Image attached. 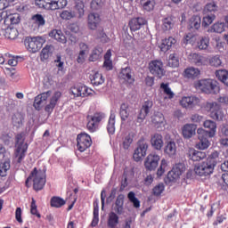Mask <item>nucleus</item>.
Segmentation results:
<instances>
[{
	"mask_svg": "<svg viewBox=\"0 0 228 228\" xmlns=\"http://www.w3.org/2000/svg\"><path fill=\"white\" fill-rule=\"evenodd\" d=\"M32 181L33 183V188L35 191H40L44 190V187L45 186V171L42 169H37L35 167L29 176L27 178L25 184L27 188H29V182Z\"/></svg>",
	"mask_w": 228,
	"mask_h": 228,
	"instance_id": "1",
	"label": "nucleus"
},
{
	"mask_svg": "<svg viewBox=\"0 0 228 228\" xmlns=\"http://www.w3.org/2000/svg\"><path fill=\"white\" fill-rule=\"evenodd\" d=\"M196 88L204 92V94H216L220 92L218 83L211 78H205L195 83Z\"/></svg>",
	"mask_w": 228,
	"mask_h": 228,
	"instance_id": "2",
	"label": "nucleus"
},
{
	"mask_svg": "<svg viewBox=\"0 0 228 228\" xmlns=\"http://www.w3.org/2000/svg\"><path fill=\"white\" fill-rule=\"evenodd\" d=\"M26 138L24 133L18 134L15 136V158H17L18 163H22V159L26 158V152H28V143L24 142Z\"/></svg>",
	"mask_w": 228,
	"mask_h": 228,
	"instance_id": "3",
	"label": "nucleus"
},
{
	"mask_svg": "<svg viewBox=\"0 0 228 228\" xmlns=\"http://www.w3.org/2000/svg\"><path fill=\"white\" fill-rule=\"evenodd\" d=\"M44 38L40 37H27L24 40L25 47L29 53H38L44 45Z\"/></svg>",
	"mask_w": 228,
	"mask_h": 228,
	"instance_id": "4",
	"label": "nucleus"
},
{
	"mask_svg": "<svg viewBox=\"0 0 228 228\" xmlns=\"http://www.w3.org/2000/svg\"><path fill=\"white\" fill-rule=\"evenodd\" d=\"M206 111H210V117L214 120H224V118L225 117V113H224V110H222V108H220V104L217 102H207L205 105Z\"/></svg>",
	"mask_w": 228,
	"mask_h": 228,
	"instance_id": "5",
	"label": "nucleus"
},
{
	"mask_svg": "<svg viewBox=\"0 0 228 228\" xmlns=\"http://www.w3.org/2000/svg\"><path fill=\"white\" fill-rule=\"evenodd\" d=\"M215 170V162L211 161H203L201 164L198 165L194 168V172L196 175H200V177H208V175H211Z\"/></svg>",
	"mask_w": 228,
	"mask_h": 228,
	"instance_id": "6",
	"label": "nucleus"
},
{
	"mask_svg": "<svg viewBox=\"0 0 228 228\" xmlns=\"http://www.w3.org/2000/svg\"><path fill=\"white\" fill-rule=\"evenodd\" d=\"M38 4L45 10H63L67 6V0H39Z\"/></svg>",
	"mask_w": 228,
	"mask_h": 228,
	"instance_id": "7",
	"label": "nucleus"
},
{
	"mask_svg": "<svg viewBox=\"0 0 228 228\" xmlns=\"http://www.w3.org/2000/svg\"><path fill=\"white\" fill-rule=\"evenodd\" d=\"M147 151H149V142L143 138L140 139L137 142V148L134 152V161H142L147 156Z\"/></svg>",
	"mask_w": 228,
	"mask_h": 228,
	"instance_id": "8",
	"label": "nucleus"
},
{
	"mask_svg": "<svg viewBox=\"0 0 228 228\" xmlns=\"http://www.w3.org/2000/svg\"><path fill=\"white\" fill-rule=\"evenodd\" d=\"M149 70L151 74L153 76H156V77H159L161 79L163 76L167 73L165 70V67L163 66V61H151L149 64Z\"/></svg>",
	"mask_w": 228,
	"mask_h": 228,
	"instance_id": "9",
	"label": "nucleus"
},
{
	"mask_svg": "<svg viewBox=\"0 0 228 228\" xmlns=\"http://www.w3.org/2000/svg\"><path fill=\"white\" fill-rule=\"evenodd\" d=\"M77 146L80 152H85L92 147V137L85 133L79 134L77 137Z\"/></svg>",
	"mask_w": 228,
	"mask_h": 228,
	"instance_id": "10",
	"label": "nucleus"
},
{
	"mask_svg": "<svg viewBox=\"0 0 228 228\" xmlns=\"http://www.w3.org/2000/svg\"><path fill=\"white\" fill-rule=\"evenodd\" d=\"M203 126L205 129L208 130L199 128L197 130L198 134H208L209 138H213L216 134V122L208 119L204 121Z\"/></svg>",
	"mask_w": 228,
	"mask_h": 228,
	"instance_id": "11",
	"label": "nucleus"
},
{
	"mask_svg": "<svg viewBox=\"0 0 228 228\" xmlns=\"http://www.w3.org/2000/svg\"><path fill=\"white\" fill-rule=\"evenodd\" d=\"M180 104L182 108L191 110L200 104V99L197 96H183L180 101Z\"/></svg>",
	"mask_w": 228,
	"mask_h": 228,
	"instance_id": "12",
	"label": "nucleus"
},
{
	"mask_svg": "<svg viewBox=\"0 0 228 228\" xmlns=\"http://www.w3.org/2000/svg\"><path fill=\"white\" fill-rule=\"evenodd\" d=\"M92 92L86 86H75L70 88V94L74 97H88L92 95Z\"/></svg>",
	"mask_w": 228,
	"mask_h": 228,
	"instance_id": "13",
	"label": "nucleus"
},
{
	"mask_svg": "<svg viewBox=\"0 0 228 228\" xmlns=\"http://www.w3.org/2000/svg\"><path fill=\"white\" fill-rule=\"evenodd\" d=\"M152 106H153L152 101L144 102V103L142 104L137 115V119H136L137 124H142V122L145 120V118L151 112V109L152 108Z\"/></svg>",
	"mask_w": 228,
	"mask_h": 228,
	"instance_id": "14",
	"label": "nucleus"
},
{
	"mask_svg": "<svg viewBox=\"0 0 228 228\" xmlns=\"http://www.w3.org/2000/svg\"><path fill=\"white\" fill-rule=\"evenodd\" d=\"M159 163V155L156 153H151L147 156L144 161V167L146 170L152 171L155 168H158Z\"/></svg>",
	"mask_w": 228,
	"mask_h": 228,
	"instance_id": "15",
	"label": "nucleus"
},
{
	"mask_svg": "<svg viewBox=\"0 0 228 228\" xmlns=\"http://www.w3.org/2000/svg\"><path fill=\"white\" fill-rule=\"evenodd\" d=\"M185 156H187L191 161H202V159L208 158L206 152L199 151L193 148L187 149Z\"/></svg>",
	"mask_w": 228,
	"mask_h": 228,
	"instance_id": "16",
	"label": "nucleus"
},
{
	"mask_svg": "<svg viewBox=\"0 0 228 228\" xmlns=\"http://www.w3.org/2000/svg\"><path fill=\"white\" fill-rule=\"evenodd\" d=\"M52 94H53V92L47 91V92L42 93V94H38L37 96H36L34 104H33L34 108L36 110H37V111H40L42 106H44V104H45V102H47V99H49V97H51Z\"/></svg>",
	"mask_w": 228,
	"mask_h": 228,
	"instance_id": "17",
	"label": "nucleus"
},
{
	"mask_svg": "<svg viewBox=\"0 0 228 228\" xmlns=\"http://www.w3.org/2000/svg\"><path fill=\"white\" fill-rule=\"evenodd\" d=\"M147 24V20L143 18L138 17L132 19L128 26L131 29V31H138V29H142V26H145Z\"/></svg>",
	"mask_w": 228,
	"mask_h": 228,
	"instance_id": "18",
	"label": "nucleus"
},
{
	"mask_svg": "<svg viewBox=\"0 0 228 228\" xmlns=\"http://www.w3.org/2000/svg\"><path fill=\"white\" fill-rule=\"evenodd\" d=\"M61 97V92L56 91L52 98L50 99L49 104H47L45 108V110L46 113H51L54 110V108H56V104H58V101H60V98Z\"/></svg>",
	"mask_w": 228,
	"mask_h": 228,
	"instance_id": "19",
	"label": "nucleus"
},
{
	"mask_svg": "<svg viewBox=\"0 0 228 228\" xmlns=\"http://www.w3.org/2000/svg\"><path fill=\"white\" fill-rule=\"evenodd\" d=\"M163 135L161 134H154L151 138V145L155 151H161L163 149Z\"/></svg>",
	"mask_w": 228,
	"mask_h": 228,
	"instance_id": "20",
	"label": "nucleus"
},
{
	"mask_svg": "<svg viewBox=\"0 0 228 228\" xmlns=\"http://www.w3.org/2000/svg\"><path fill=\"white\" fill-rule=\"evenodd\" d=\"M181 167L183 165H177L171 171L167 174V179L170 181V183H174L183 175V169H181Z\"/></svg>",
	"mask_w": 228,
	"mask_h": 228,
	"instance_id": "21",
	"label": "nucleus"
},
{
	"mask_svg": "<svg viewBox=\"0 0 228 228\" xmlns=\"http://www.w3.org/2000/svg\"><path fill=\"white\" fill-rule=\"evenodd\" d=\"M198 138L200 140L199 143L197 144L198 149L200 151H206V149L209 148L211 142H209V135L204 134H198Z\"/></svg>",
	"mask_w": 228,
	"mask_h": 228,
	"instance_id": "22",
	"label": "nucleus"
},
{
	"mask_svg": "<svg viewBox=\"0 0 228 228\" xmlns=\"http://www.w3.org/2000/svg\"><path fill=\"white\" fill-rule=\"evenodd\" d=\"M195 131H197V126L194 124H186L182 129L183 138L187 140L191 138L195 134Z\"/></svg>",
	"mask_w": 228,
	"mask_h": 228,
	"instance_id": "23",
	"label": "nucleus"
},
{
	"mask_svg": "<svg viewBox=\"0 0 228 228\" xmlns=\"http://www.w3.org/2000/svg\"><path fill=\"white\" fill-rule=\"evenodd\" d=\"M164 152L167 154V156H169V158H174V156L177 154V145L175 144V142H167L165 145Z\"/></svg>",
	"mask_w": 228,
	"mask_h": 228,
	"instance_id": "24",
	"label": "nucleus"
},
{
	"mask_svg": "<svg viewBox=\"0 0 228 228\" xmlns=\"http://www.w3.org/2000/svg\"><path fill=\"white\" fill-rule=\"evenodd\" d=\"M126 199V196L124 194H119L117 199L116 202L113 208L114 213H117V215H122L124 213V200Z\"/></svg>",
	"mask_w": 228,
	"mask_h": 228,
	"instance_id": "25",
	"label": "nucleus"
},
{
	"mask_svg": "<svg viewBox=\"0 0 228 228\" xmlns=\"http://www.w3.org/2000/svg\"><path fill=\"white\" fill-rule=\"evenodd\" d=\"M120 79H124V81H127V83H133L134 78L133 77V70L131 68L126 67L123 68L119 73Z\"/></svg>",
	"mask_w": 228,
	"mask_h": 228,
	"instance_id": "26",
	"label": "nucleus"
},
{
	"mask_svg": "<svg viewBox=\"0 0 228 228\" xmlns=\"http://www.w3.org/2000/svg\"><path fill=\"white\" fill-rule=\"evenodd\" d=\"M49 37L57 40L61 44H67V37L63 35V32L60 29H53L49 33Z\"/></svg>",
	"mask_w": 228,
	"mask_h": 228,
	"instance_id": "27",
	"label": "nucleus"
},
{
	"mask_svg": "<svg viewBox=\"0 0 228 228\" xmlns=\"http://www.w3.org/2000/svg\"><path fill=\"white\" fill-rule=\"evenodd\" d=\"M175 42H177L175 40V38L169 37L168 38L163 39L162 43L160 45V51H162V53H167V51H169L170 47H172L173 45H175Z\"/></svg>",
	"mask_w": 228,
	"mask_h": 228,
	"instance_id": "28",
	"label": "nucleus"
},
{
	"mask_svg": "<svg viewBox=\"0 0 228 228\" xmlns=\"http://www.w3.org/2000/svg\"><path fill=\"white\" fill-rule=\"evenodd\" d=\"M101 22V18L97 13H90L88 15V26L90 29H97V26Z\"/></svg>",
	"mask_w": 228,
	"mask_h": 228,
	"instance_id": "29",
	"label": "nucleus"
},
{
	"mask_svg": "<svg viewBox=\"0 0 228 228\" xmlns=\"http://www.w3.org/2000/svg\"><path fill=\"white\" fill-rule=\"evenodd\" d=\"M191 62L194 63L196 67H202L208 63V59L199 53H193Z\"/></svg>",
	"mask_w": 228,
	"mask_h": 228,
	"instance_id": "30",
	"label": "nucleus"
},
{
	"mask_svg": "<svg viewBox=\"0 0 228 228\" xmlns=\"http://www.w3.org/2000/svg\"><path fill=\"white\" fill-rule=\"evenodd\" d=\"M202 24V20L199 15H193L189 20V27L191 29H200V25Z\"/></svg>",
	"mask_w": 228,
	"mask_h": 228,
	"instance_id": "31",
	"label": "nucleus"
},
{
	"mask_svg": "<svg viewBox=\"0 0 228 228\" xmlns=\"http://www.w3.org/2000/svg\"><path fill=\"white\" fill-rule=\"evenodd\" d=\"M102 47L96 46L91 53L89 56V61H98L102 58Z\"/></svg>",
	"mask_w": 228,
	"mask_h": 228,
	"instance_id": "32",
	"label": "nucleus"
},
{
	"mask_svg": "<svg viewBox=\"0 0 228 228\" xmlns=\"http://www.w3.org/2000/svg\"><path fill=\"white\" fill-rule=\"evenodd\" d=\"M109 228H117L118 225V216L116 212H110L107 222Z\"/></svg>",
	"mask_w": 228,
	"mask_h": 228,
	"instance_id": "33",
	"label": "nucleus"
},
{
	"mask_svg": "<svg viewBox=\"0 0 228 228\" xmlns=\"http://www.w3.org/2000/svg\"><path fill=\"white\" fill-rule=\"evenodd\" d=\"M225 31V23L216 22L208 29V33H224Z\"/></svg>",
	"mask_w": 228,
	"mask_h": 228,
	"instance_id": "34",
	"label": "nucleus"
},
{
	"mask_svg": "<svg viewBox=\"0 0 228 228\" xmlns=\"http://www.w3.org/2000/svg\"><path fill=\"white\" fill-rule=\"evenodd\" d=\"M200 76V70L197 68H188L184 70V77L188 79H195Z\"/></svg>",
	"mask_w": 228,
	"mask_h": 228,
	"instance_id": "35",
	"label": "nucleus"
},
{
	"mask_svg": "<svg viewBox=\"0 0 228 228\" xmlns=\"http://www.w3.org/2000/svg\"><path fill=\"white\" fill-rule=\"evenodd\" d=\"M174 18L172 16H168L164 18L162 20V29L163 31H170L174 28Z\"/></svg>",
	"mask_w": 228,
	"mask_h": 228,
	"instance_id": "36",
	"label": "nucleus"
},
{
	"mask_svg": "<svg viewBox=\"0 0 228 228\" xmlns=\"http://www.w3.org/2000/svg\"><path fill=\"white\" fill-rule=\"evenodd\" d=\"M23 120H24V116H22V114H20V112H16L12 117V122L14 127H22Z\"/></svg>",
	"mask_w": 228,
	"mask_h": 228,
	"instance_id": "37",
	"label": "nucleus"
},
{
	"mask_svg": "<svg viewBox=\"0 0 228 228\" xmlns=\"http://www.w3.org/2000/svg\"><path fill=\"white\" fill-rule=\"evenodd\" d=\"M99 224V203L97 201L94 202V217L91 223V227H97Z\"/></svg>",
	"mask_w": 228,
	"mask_h": 228,
	"instance_id": "38",
	"label": "nucleus"
},
{
	"mask_svg": "<svg viewBox=\"0 0 228 228\" xmlns=\"http://www.w3.org/2000/svg\"><path fill=\"white\" fill-rule=\"evenodd\" d=\"M10 159L0 162V175L1 177H6L8 171L10 170Z\"/></svg>",
	"mask_w": 228,
	"mask_h": 228,
	"instance_id": "39",
	"label": "nucleus"
},
{
	"mask_svg": "<svg viewBox=\"0 0 228 228\" xmlns=\"http://www.w3.org/2000/svg\"><path fill=\"white\" fill-rule=\"evenodd\" d=\"M91 83L94 86H100V85L104 84V78L102 77V74L96 72L94 75L91 77Z\"/></svg>",
	"mask_w": 228,
	"mask_h": 228,
	"instance_id": "40",
	"label": "nucleus"
},
{
	"mask_svg": "<svg viewBox=\"0 0 228 228\" xmlns=\"http://www.w3.org/2000/svg\"><path fill=\"white\" fill-rule=\"evenodd\" d=\"M50 204L52 208H61L62 206H65V204H67V201L62 198L54 196L51 199Z\"/></svg>",
	"mask_w": 228,
	"mask_h": 228,
	"instance_id": "41",
	"label": "nucleus"
},
{
	"mask_svg": "<svg viewBox=\"0 0 228 228\" xmlns=\"http://www.w3.org/2000/svg\"><path fill=\"white\" fill-rule=\"evenodd\" d=\"M31 20L36 24V26H38V28L45 26V18H44L42 14H34L31 17Z\"/></svg>",
	"mask_w": 228,
	"mask_h": 228,
	"instance_id": "42",
	"label": "nucleus"
},
{
	"mask_svg": "<svg viewBox=\"0 0 228 228\" xmlns=\"http://www.w3.org/2000/svg\"><path fill=\"white\" fill-rule=\"evenodd\" d=\"M109 134H115V113L111 112L107 125Z\"/></svg>",
	"mask_w": 228,
	"mask_h": 228,
	"instance_id": "43",
	"label": "nucleus"
},
{
	"mask_svg": "<svg viewBox=\"0 0 228 228\" xmlns=\"http://www.w3.org/2000/svg\"><path fill=\"white\" fill-rule=\"evenodd\" d=\"M167 67L175 69L179 67V57L175 53H171L167 61Z\"/></svg>",
	"mask_w": 228,
	"mask_h": 228,
	"instance_id": "44",
	"label": "nucleus"
},
{
	"mask_svg": "<svg viewBox=\"0 0 228 228\" xmlns=\"http://www.w3.org/2000/svg\"><path fill=\"white\" fill-rule=\"evenodd\" d=\"M215 19H216V15H215V13H210L204 16L201 23L203 28H208V26H211V24H213V22L215 21Z\"/></svg>",
	"mask_w": 228,
	"mask_h": 228,
	"instance_id": "45",
	"label": "nucleus"
},
{
	"mask_svg": "<svg viewBox=\"0 0 228 228\" xmlns=\"http://www.w3.org/2000/svg\"><path fill=\"white\" fill-rule=\"evenodd\" d=\"M5 37L10 40H15L19 37V30L15 28H7L5 29Z\"/></svg>",
	"mask_w": 228,
	"mask_h": 228,
	"instance_id": "46",
	"label": "nucleus"
},
{
	"mask_svg": "<svg viewBox=\"0 0 228 228\" xmlns=\"http://www.w3.org/2000/svg\"><path fill=\"white\" fill-rule=\"evenodd\" d=\"M129 105L127 103H122L120 106L119 115L121 117V120H127L129 117Z\"/></svg>",
	"mask_w": 228,
	"mask_h": 228,
	"instance_id": "47",
	"label": "nucleus"
},
{
	"mask_svg": "<svg viewBox=\"0 0 228 228\" xmlns=\"http://www.w3.org/2000/svg\"><path fill=\"white\" fill-rule=\"evenodd\" d=\"M141 4L144 12H152V10H154V6H156V2L155 0H148L141 2Z\"/></svg>",
	"mask_w": 228,
	"mask_h": 228,
	"instance_id": "48",
	"label": "nucleus"
},
{
	"mask_svg": "<svg viewBox=\"0 0 228 228\" xmlns=\"http://www.w3.org/2000/svg\"><path fill=\"white\" fill-rule=\"evenodd\" d=\"M127 197H128L129 201L133 204L134 208L138 209V208H140V200H138V198H136V194H134V191H130L127 194Z\"/></svg>",
	"mask_w": 228,
	"mask_h": 228,
	"instance_id": "49",
	"label": "nucleus"
},
{
	"mask_svg": "<svg viewBox=\"0 0 228 228\" xmlns=\"http://www.w3.org/2000/svg\"><path fill=\"white\" fill-rule=\"evenodd\" d=\"M208 47H209V37H204L198 42V49L200 51H206Z\"/></svg>",
	"mask_w": 228,
	"mask_h": 228,
	"instance_id": "50",
	"label": "nucleus"
},
{
	"mask_svg": "<svg viewBox=\"0 0 228 228\" xmlns=\"http://www.w3.org/2000/svg\"><path fill=\"white\" fill-rule=\"evenodd\" d=\"M204 12L205 13H215V12H218V5L215 2H210L206 4Z\"/></svg>",
	"mask_w": 228,
	"mask_h": 228,
	"instance_id": "51",
	"label": "nucleus"
},
{
	"mask_svg": "<svg viewBox=\"0 0 228 228\" xmlns=\"http://www.w3.org/2000/svg\"><path fill=\"white\" fill-rule=\"evenodd\" d=\"M76 12L78 14V19H81L85 15V4L83 1H78L76 3L75 6Z\"/></svg>",
	"mask_w": 228,
	"mask_h": 228,
	"instance_id": "52",
	"label": "nucleus"
},
{
	"mask_svg": "<svg viewBox=\"0 0 228 228\" xmlns=\"http://www.w3.org/2000/svg\"><path fill=\"white\" fill-rule=\"evenodd\" d=\"M51 45H46L42 49L40 54L42 61H44V60H49V56L53 54V53L51 52Z\"/></svg>",
	"mask_w": 228,
	"mask_h": 228,
	"instance_id": "53",
	"label": "nucleus"
},
{
	"mask_svg": "<svg viewBox=\"0 0 228 228\" xmlns=\"http://www.w3.org/2000/svg\"><path fill=\"white\" fill-rule=\"evenodd\" d=\"M209 63L211 67H221L222 66V59H220V55H214L209 58Z\"/></svg>",
	"mask_w": 228,
	"mask_h": 228,
	"instance_id": "54",
	"label": "nucleus"
},
{
	"mask_svg": "<svg viewBox=\"0 0 228 228\" xmlns=\"http://www.w3.org/2000/svg\"><path fill=\"white\" fill-rule=\"evenodd\" d=\"M163 191H165V184L164 183H159L152 189V193H153L154 197H159V195H161V193H163Z\"/></svg>",
	"mask_w": 228,
	"mask_h": 228,
	"instance_id": "55",
	"label": "nucleus"
},
{
	"mask_svg": "<svg viewBox=\"0 0 228 228\" xmlns=\"http://www.w3.org/2000/svg\"><path fill=\"white\" fill-rule=\"evenodd\" d=\"M160 88L164 90V94L168 96V99H174V92H172V89H170L168 84L162 83L160 85Z\"/></svg>",
	"mask_w": 228,
	"mask_h": 228,
	"instance_id": "56",
	"label": "nucleus"
},
{
	"mask_svg": "<svg viewBox=\"0 0 228 228\" xmlns=\"http://www.w3.org/2000/svg\"><path fill=\"white\" fill-rule=\"evenodd\" d=\"M105 0H93L91 2L92 10H101L104 6Z\"/></svg>",
	"mask_w": 228,
	"mask_h": 228,
	"instance_id": "57",
	"label": "nucleus"
},
{
	"mask_svg": "<svg viewBox=\"0 0 228 228\" xmlns=\"http://www.w3.org/2000/svg\"><path fill=\"white\" fill-rule=\"evenodd\" d=\"M220 154L218 151L212 152L208 158L207 161H210V163H214V167H216V163H218V157Z\"/></svg>",
	"mask_w": 228,
	"mask_h": 228,
	"instance_id": "58",
	"label": "nucleus"
},
{
	"mask_svg": "<svg viewBox=\"0 0 228 228\" xmlns=\"http://www.w3.org/2000/svg\"><path fill=\"white\" fill-rule=\"evenodd\" d=\"M87 118H91L93 122L99 124L104 118V114L94 113V116H88Z\"/></svg>",
	"mask_w": 228,
	"mask_h": 228,
	"instance_id": "59",
	"label": "nucleus"
},
{
	"mask_svg": "<svg viewBox=\"0 0 228 228\" xmlns=\"http://www.w3.org/2000/svg\"><path fill=\"white\" fill-rule=\"evenodd\" d=\"M131 143H133V136L131 134H128L123 140V148L126 151H127V149H129V147H131Z\"/></svg>",
	"mask_w": 228,
	"mask_h": 228,
	"instance_id": "60",
	"label": "nucleus"
},
{
	"mask_svg": "<svg viewBox=\"0 0 228 228\" xmlns=\"http://www.w3.org/2000/svg\"><path fill=\"white\" fill-rule=\"evenodd\" d=\"M30 213L31 215H36L37 218L41 217L40 213H38V210L37 209V202L35 201V199H32Z\"/></svg>",
	"mask_w": 228,
	"mask_h": 228,
	"instance_id": "61",
	"label": "nucleus"
},
{
	"mask_svg": "<svg viewBox=\"0 0 228 228\" xmlns=\"http://www.w3.org/2000/svg\"><path fill=\"white\" fill-rule=\"evenodd\" d=\"M163 120H165V118L163 117V114L155 115L152 118V123L155 124V126H158L159 124H163Z\"/></svg>",
	"mask_w": 228,
	"mask_h": 228,
	"instance_id": "62",
	"label": "nucleus"
},
{
	"mask_svg": "<svg viewBox=\"0 0 228 228\" xmlns=\"http://www.w3.org/2000/svg\"><path fill=\"white\" fill-rule=\"evenodd\" d=\"M2 142H4V145H12V142L13 141H12V135H10V134H4L2 135Z\"/></svg>",
	"mask_w": 228,
	"mask_h": 228,
	"instance_id": "63",
	"label": "nucleus"
},
{
	"mask_svg": "<svg viewBox=\"0 0 228 228\" xmlns=\"http://www.w3.org/2000/svg\"><path fill=\"white\" fill-rule=\"evenodd\" d=\"M217 101L221 104H225L226 106H228V94H221L218 97Z\"/></svg>",
	"mask_w": 228,
	"mask_h": 228,
	"instance_id": "64",
	"label": "nucleus"
}]
</instances>
